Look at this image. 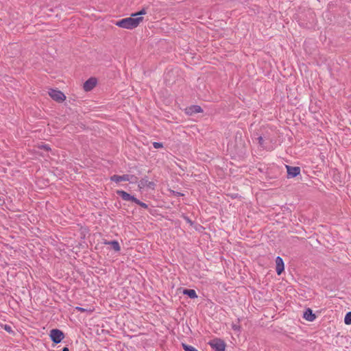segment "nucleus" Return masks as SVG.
Returning a JSON list of instances; mask_svg holds the SVG:
<instances>
[{
    "label": "nucleus",
    "mask_w": 351,
    "mask_h": 351,
    "mask_svg": "<svg viewBox=\"0 0 351 351\" xmlns=\"http://www.w3.org/2000/svg\"><path fill=\"white\" fill-rule=\"evenodd\" d=\"M138 178L134 175L130 174V181L131 183H136L138 182Z\"/></svg>",
    "instance_id": "nucleus-23"
},
{
    "label": "nucleus",
    "mask_w": 351,
    "mask_h": 351,
    "mask_svg": "<svg viewBox=\"0 0 351 351\" xmlns=\"http://www.w3.org/2000/svg\"><path fill=\"white\" fill-rule=\"evenodd\" d=\"M284 271L285 263L283 259L280 256H277L276 258V271L278 275H280Z\"/></svg>",
    "instance_id": "nucleus-8"
},
{
    "label": "nucleus",
    "mask_w": 351,
    "mask_h": 351,
    "mask_svg": "<svg viewBox=\"0 0 351 351\" xmlns=\"http://www.w3.org/2000/svg\"><path fill=\"white\" fill-rule=\"evenodd\" d=\"M181 293L191 299H195L197 298L196 291L192 289H183Z\"/></svg>",
    "instance_id": "nucleus-13"
},
{
    "label": "nucleus",
    "mask_w": 351,
    "mask_h": 351,
    "mask_svg": "<svg viewBox=\"0 0 351 351\" xmlns=\"http://www.w3.org/2000/svg\"><path fill=\"white\" fill-rule=\"evenodd\" d=\"M75 309H76L77 311H80V312H81V313H84V312H86V311H87L86 309H85V308H82V307H80V306H77V307L75 308Z\"/></svg>",
    "instance_id": "nucleus-27"
},
{
    "label": "nucleus",
    "mask_w": 351,
    "mask_h": 351,
    "mask_svg": "<svg viewBox=\"0 0 351 351\" xmlns=\"http://www.w3.org/2000/svg\"><path fill=\"white\" fill-rule=\"evenodd\" d=\"M344 323L346 325H350L351 324V311L348 312L344 317Z\"/></svg>",
    "instance_id": "nucleus-19"
},
{
    "label": "nucleus",
    "mask_w": 351,
    "mask_h": 351,
    "mask_svg": "<svg viewBox=\"0 0 351 351\" xmlns=\"http://www.w3.org/2000/svg\"><path fill=\"white\" fill-rule=\"evenodd\" d=\"M97 84V78L91 77L85 81L83 85V88L86 92L90 91L96 86Z\"/></svg>",
    "instance_id": "nucleus-7"
},
{
    "label": "nucleus",
    "mask_w": 351,
    "mask_h": 351,
    "mask_svg": "<svg viewBox=\"0 0 351 351\" xmlns=\"http://www.w3.org/2000/svg\"><path fill=\"white\" fill-rule=\"evenodd\" d=\"M147 180H148L147 176H145V177L142 178L138 182V188L140 189H143L144 187H145L147 186Z\"/></svg>",
    "instance_id": "nucleus-16"
},
{
    "label": "nucleus",
    "mask_w": 351,
    "mask_h": 351,
    "mask_svg": "<svg viewBox=\"0 0 351 351\" xmlns=\"http://www.w3.org/2000/svg\"><path fill=\"white\" fill-rule=\"evenodd\" d=\"M49 336L53 343V346L60 343L65 338L64 332L58 328L50 330Z\"/></svg>",
    "instance_id": "nucleus-3"
},
{
    "label": "nucleus",
    "mask_w": 351,
    "mask_h": 351,
    "mask_svg": "<svg viewBox=\"0 0 351 351\" xmlns=\"http://www.w3.org/2000/svg\"><path fill=\"white\" fill-rule=\"evenodd\" d=\"M287 169V178H294L300 175L301 169L300 167H293L290 165H285Z\"/></svg>",
    "instance_id": "nucleus-6"
},
{
    "label": "nucleus",
    "mask_w": 351,
    "mask_h": 351,
    "mask_svg": "<svg viewBox=\"0 0 351 351\" xmlns=\"http://www.w3.org/2000/svg\"><path fill=\"white\" fill-rule=\"evenodd\" d=\"M48 93L51 98L58 103H62L66 99L65 95L58 89L51 88Z\"/></svg>",
    "instance_id": "nucleus-5"
},
{
    "label": "nucleus",
    "mask_w": 351,
    "mask_h": 351,
    "mask_svg": "<svg viewBox=\"0 0 351 351\" xmlns=\"http://www.w3.org/2000/svg\"><path fill=\"white\" fill-rule=\"evenodd\" d=\"M170 193L176 197H182V196L184 195V193H182L178 192V191H175L173 190H170Z\"/></svg>",
    "instance_id": "nucleus-25"
},
{
    "label": "nucleus",
    "mask_w": 351,
    "mask_h": 351,
    "mask_svg": "<svg viewBox=\"0 0 351 351\" xmlns=\"http://www.w3.org/2000/svg\"><path fill=\"white\" fill-rule=\"evenodd\" d=\"M1 328L5 330L9 334H12V335H14L15 334L14 331L12 330V326L10 325H8V324H1Z\"/></svg>",
    "instance_id": "nucleus-18"
},
{
    "label": "nucleus",
    "mask_w": 351,
    "mask_h": 351,
    "mask_svg": "<svg viewBox=\"0 0 351 351\" xmlns=\"http://www.w3.org/2000/svg\"><path fill=\"white\" fill-rule=\"evenodd\" d=\"M208 344L215 351H225L226 348V342L220 338H215L210 340Z\"/></svg>",
    "instance_id": "nucleus-4"
},
{
    "label": "nucleus",
    "mask_w": 351,
    "mask_h": 351,
    "mask_svg": "<svg viewBox=\"0 0 351 351\" xmlns=\"http://www.w3.org/2000/svg\"><path fill=\"white\" fill-rule=\"evenodd\" d=\"M147 8H143L138 12L132 13V16H135V17L142 16V15H145L147 14Z\"/></svg>",
    "instance_id": "nucleus-17"
},
{
    "label": "nucleus",
    "mask_w": 351,
    "mask_h": 351,
    "mask_svg": "<svg viewBox=\"0 0 351 351\" xmlns=\"http://www.w3.org/2000/svg\"><path fill=\"white\" fill-rule=\"evenodd\" d=\"M103 243L105 245H110L111 248L116 252L121 251V246L117 240L108 241L106 239H104Z\"/></svg>",
    "instance_id": "nucleus-11"
},
{
    "label": "nucleus",
    "mask_w": 351,
    "mask_h": 351,
    "mask_svg": "<svg viewBox=\"0 0 351 351\" xmlns=\"http://www.w3.org/2000/svg\"><path fill=\"white\" fill-rule=\"evenodd\" d=\"M116 193L120 196L122 199L125 201H130L132 202H134L137 205L140 206L141 208L147 209L148 205L141 201H140L138 199H137L134 195H132L131 194L128 193V192L123 191V190H117L116 191Z\"/></svg>",
    "instance_id": "nucleus-2"
},
{
    "label": "nucleus",
    "mask_w": 351,
    "mask_h": 351,
    "mask_svg": "<svg viewBox=\"0 0 351 351\" xmlns=\"http://www.w3.org/2000/svg\"><path fill=\"white\" fill-rule=\"evenodd\" d=\"M38 148H39L40 149H44L46 152H49L51 150L50 146L48 144H44V143L38 145Z\"/></svg>",
    "instance_id": "nucleus-20"
},
{
    "label": "nucleus",
    "mask_w": 351,
    "mask_h": 351,
    "mask_svg": "<svg viewBox=\"0 0 351 351\" xmlns=\"http://www.w3.org/2000/svg\"><path fill=\"white\" fill-rule=\"evenodd\" d=\"M62 351H69L68 346H65L62 348Z\"/></svg>",
    "instance_id": "nucleus-28"
},
{
    "label": "nucleus",
    "mask_w": 351,
    "mask_h": 351,
    "mask_svg": "<svg viewBox=\"0 0 351 351\" xmlns=\"http://www.w3.org/2000/svg\"><path fill=\"white\" fill-rule=\"evenodd\" d=\"M181 346L182 348V349L184 350V351H198L195 348H194L193 346H191V345H189V344H186L185 343H181Z\"/></svg>",
    "instance_id": "nucleus-15"
},
{
    "label": "nucleus",
    "mask_w": 351,
    "mask_h": 351,
    "mask_svg": "<svg viewBox=\"0 0 351 351\" xmlns=\"http://www.w3.org/2000/svg\"><path fill=\"white\" fill-rule=\"evenodd\" d=\"M143 21V16L135 17L131 16L116 21L115 25L121 28L133 29L138 27Z\"/></svg>",
    "instance_id": "nucleus-1"
},
{
    "label": "nucleus",
    "mask_w": 351,
    "mask_h": 351,
    "mask_svg": "<svg viewBox=\"0 0 351 351\" xmlns=\"http://www.w3.org/2000/svg\"><path fill=\"white\" fill-rule=\"evenodd\" d=\"M186 113L189 115H193L197 113L202 112L203 109L200 106L198 105H191L187 107L185 110Z\"/></svg>",
    "instance_id": "nucleus-9"
},
{
    "label": "nucleus",
    "mask_w": 351,
    "mask_h": 351,
    "mask_svg": "<svg viewBox=\"0 0 351 351\" xmlns=\"http://www.w3.org/2000/svg\"><path fill=\"white\" fill-rule=\"evenodd\" d=\"M152 145L155 149L162 148L164 147L163 143L161 142H154Z\"/></svg>",
    "instance_id": "nucleus-22"
},
{
    "label": "nucleus",
    "mask_w": 351,
    "mask_h": 351,
    "mask_svg": "<svg viewBox=\"0 0 351 351\" xmlns=\"http://www.w3.org/2000/svg\"><path fill=\"white\" fill-rule=\"evenodd\" d=\"M240 322H241V319L238 318L237 322L236 323L232 322V325H231L232 329L234 332H239V333L241 332V326L240 325Z\"/></svg>",
    "instance_id": "nucleus-14"
},
{
    "label": "nucleus",
    "mask_w": 351,
    "mask_h": 351,
    "mask_svg": "<svg viewBox=\"0 0 351 351\" xmlns=\"http://www.w3.org/2000/svg\"><path fill=\"white\" fill-rule=\"evenodd\" d=\"M181 217L183 218L186 223H189L191 226L194 225V221H192L188 216L182 213Z\"/></svg>",
    "instance_id": "nucleus-21"
},
{
    "label": "nucleus",
    "mask_w": 351,
    "mask_h": 351,
    "mask_svg": "<svg viewBox=\"0 0 351 351\" xmlns=\"http://www.w3.org/2000/svg\"><path fill=\"white\" fill-rule=\"evenodd\" d=\"M110 180L119 183L121 181H130V174H123L122 176L114 174L110 177Z\"/></svg>",
    "instance_id": "nucleus-12"
},
{
    "label": "nucleus",
    "mask_w": 351,
    "mask_h": 351,
    "mask_svg": "<svg viewBox=\"0 0 351 351\" xmlns=\"http://www.w3.org/2000/svg\"><path fill=\"white\" fill-rule=\"evenodd\" d=\"M302 317L308 322H313L316 319V315L313 313V310L310 308H306L303 313Z\"/></svg>",
    "instance_id": "nucleus-10"
},
{
    "label": "nucleus",
    "mask_w": 351,
    "mask_h": 351,
    "mask_svg": "<svg viewBox=\"0 0 351 351\" xmlns=\"http://www.w3.org/2000/svg\"><path fill=\"white\" fill-rule=\"evenodd\" d=\"M257 140H258V143L259 145L261 147L265 148L263 137L260 136L259 137L257 138Z\"/></svg>",
    "instance_id": "nucleus-24"
},
{
    "label": "nucleus",
    "mask_w": 351,
    "mask_h": 351,
    "mask_svg": "<svg viewBox=\"0 0 351 351\" xmlns=\"http://www.w3.org/2000/svg\"><path fill=\"white\" fill-rule=\"evenodd\" d=\"M155 186H156V184L154 182H150V181L147 180V186H146L147 188L154 189Z\"/></svg>",
    "instance_id": "nucleus-26"
}]
</instances>
